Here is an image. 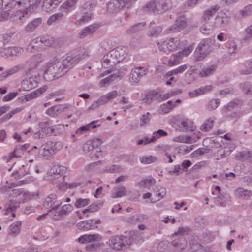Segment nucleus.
Listing matches in <instances>:
<instances>
[{
  "mask_svg": "<svg viewBox=\"0 0 252 252\" xmlns=\"http://www.w3.org/2000/svg\"><path fill=\"white\" fill-rule=\"evenodd\" d=\"M84 56V49H76L66 54L60 60L55 59L54 61L48 63L47 68L44 71V75L50 74L53 75L54 77H61L66 74Z\"/></svg>",
  "mask_w": 252,
  "mask_h": 252,
  "instance_id": "f257e3e1",
  "label": "nucleus"
},
{
  "mask_svg": "<svg viewBox=\"0 0 252 252\" xmlns=\"http://www.w3.org/2000/svg\"><path fill=\"white\" fill-rule=\"evenodd\" d=\"M125 55V51L122 48L118 47L103 56L101 60L102 66L105 68L113 67L122 61Z\"/></svg>",
  "mask_w": 252,
  "mask_h": 252,
  "instance_id": "f03ea898",
  "label": "nucleus"
},
{
  "mask_svg": "<svg viewBox=\"0 0 252 252\" xmlns=\"http://www.w3.org/2000/svg\"><path fill=\"white\" fill-rule=\"evenodd\" d=\"M171 7V3L169 0H153L144 6L143 9L146 11L160 14L167 11Z\"/></svg>",
  "mask_w": 252,
  "mask_h": 252,
  "instance_id": "7ed1b4c3",
  "label": "nucleus"
},
{
  "mask_svg": "<svg viewBox=\"0 0 252 252\" xmlns=\"http://www.w3.org/2000/svg\"><path fill=\"white\" fill-rule=\"evenodd\" d=\"M212 44V41L210 38L202 40L195 52L196 60L200 61L204 59L212 51L213 49Z\"/></svg>",
  "mask_w": 252,
  "mask_h": 252,
  "instance_id": "20e7f679",
  "label": "nucleus"
},
{
  "mask_svg": "<svg viewBox=\"0 0 252 252\" xmlns=\"http://www.w3.org/2000/svg\"><path fill=\"white\" fill-rule=\"evenodd\" d=\"M39 4L38 0H16L15 1V6L17 5L19 6H22L23 8L20 9V11H23L22 15L19 16V19L25 17V15L31 13L36 9Z\"/></svg>",
  "mask_w": 252,
  "mask_h": 252,
  "instance_id": "39448f33",
  "label": "nucleus"
},
{
  "mask_svg": "<svg viewBox=\"0 0 252 252\" xmlns=\"http://www.w3.org/2000/svg\"><path fill=\"white\" fill-rule=\"evenodd\" d=\"M109 242L110 246L116 250L124 249L131 243L129 238L123 235L112 236Z\"/></svg>",
  "mask_w": 252,
  "mask_h": 252,
  "instance_id": "423d86ee",
  "label": "nucleus"
},
{
  "mask_svg": "<svg viewBox=\"0 0 252 252\" xmlns=\"http://www.w3.org/2000/svg\"><path fill=\"white\" fill-rule=\"evenodd\" d=\"M133 2V0H111L107 4L108 11L116 13L121 9L129 8Z\"/></svg>",
  "mask_w": 252,
  "mask_h": 252,
  "instance_id": "0eeeda50",
  "label": "nucleus"
},
{
  "mask_svg": "<svg viewBox=\"0 0 252 252\" xmlns=\"http://www.w3.org/2000/svg\"><path fill=\"white\" fill-rule=\"evenodd\" d=\"M185 232V228L183 227H179L178 232H175L173 234V236H176L178 234H181L177 238L175 239L171 242V245L174 248V250L180 252L181 250H184L187 247V241L182 235V233Z\"/></svg>",
  "mask_w": 252,
  "mask_h": 252,
  "instance_id": "6e6552de",
  "label": "nucleus"
},
{
  "mask_svg": "<svg viewBox=\"0 0 252 252\" xmlns=\"http://www.w3.org/2000/svg\"><path fill=\"white\" fill-rule=\"evenodd\" d=\"M62 202H60L55 205L54 212L53 214V218L54 219L58 220L66 215L68 212L71 211L73 209V206L70 204H65L60 208Z\"/></svg>",
  "mask_w": 252,
  "mask_h": 252,
  "instance_id": "1a4fd4ad",
  "label": "nucleus"
},
{
  "mask_svg": "<svg viewBox=\"0 0 252 252\" xmlns=\"http://www.w3.org/2000/svg\"><path fill=\"white\" fill-rule=\"evenodd\" d=\"M15 1L16 0H0V13L3 12L2 15L4 19L8 18V11L15 7Z\"/></svg>",
  "mask_w": 252,
  "mask_h": 252,
  "instance_id": "9d476101",
  "label": "nucleus"
},
{
  "mask_svg": "<svg viewBox=\"0 0 252 252\" xmlns=\"http://www.w3.org/2000/svg\"><path fill=\"white\" fill-rule=\"evenodd\" d=\"M187 26V21L184 15L178 17L174 24L171 26L168 30L170 32H177L184 30Z\"/></svg>",
  "mask_w": 252,
  "mask_h": 252,
  "instance_id": "9b49d317",
  "label": "nucleus"
},
{
  "mask_svg": "<svg viewBox=\"0 0 252 252\" xmlns=\"http://www.w3.org/2000/svg\"><path fill=\"white\" fill-rule=\"evenodd\" d=\"M180 45V41L177 38H171L169 40L164 41L161 46L160 50L166 52L167 50L172 51L176 50Z\"/></svg>",
  "mask_w": 252,
  "mask_h": 252,
  "instance_id": "f8f14e48",
  "label": "nucleus"
},
{
  "mask_svg": "<svg viewBox=\"0 0 252 252\" xmlns=\"http://www.w3.org/2000/svg\"><path fill=\"white\" fill-rule=\"evenodd\" d=\"M108 73H112L110 76L106 78H104L100 81V84L103 85H108L111 82L117 80L118 78L122 77L123 74L120 70L117 69H109L106 71Z\"/></svg>",
  "mask_w": 252,
  "mask_h": 252,
  "instance_id": "ddd939ff",
  "label": "nucleus"
},
{
  "mask_svg": "<svg viewBox=\"0 0 252 252\" xmlns=\"http://www.w3.org/2000/svg\"><path fill=\"white\" fill-rule=\"evenodd\" d=\"M66 168L63 166H59L58 165L53 166L50 170V179L53 181H56L61 179L66 172Z\"/></svg>",
  "mask_w": 252,
  "mask_h": 252,
  "instance_id": "4468645a",
  "label": "nucleus"
},
{
  "mask_svg": "<svg viewBox=\"0 0 252 252\" xmlns=\"http://www.w3.org/2000/svg\"><path fill=\"white\" fill-rule=\"evenodd\" d=\"M148 69L141 66L136 67L131 70L130 78L134 82H138L140 79L148 73Z\"/></svg>",
  "mask_w": 252,
  "mask_h": 252,
  "instance_id": "2eb2a0df",
  "label": "nucleus"
},
{
  "mask_svg": "<svg viewBox=\"0 0 252 252\" xmlns=\"http://www.w3.org/2000/svg\"><path fill=\"white\" fill-rule=\"evenodd\" d=\"M57 202V196L56 194H51L45 198L43 202V205L45 208L49 209L48 212H52L53 214L55 204Z\"/></svg>",
  "mask_w": 252,
  "mask_h": 252,
  "instance_id": "dca6fc26",
  "label": "nucleus"
},
{
  "mask_svg": "<svg viewBox=\"0 0 252 252\" xmlns=\"http://www.w3.org/2000/svg\"><path fill=\"white\" fill-rule=\"evenodd\" d=\"M39 153L40 155L46 158L54 155V151L53 149V142L48 141L43 145L39 149Z\"/></svg>",
  "mask_w": 252,
  "mask_h": 252,
  "instance_id": "f3484780",
  "label": "nucleus"
},
{
  "mask_svg": "<svg viewBox=\"0 0 252 252\" xmlns=\"http://www.w3.org/2000/svg\"><path fill=\"white\" fill-rule=\"evenodd\" d=\"M68 105L65 104L54 105L48 109L46 113L50 116L54 117L65 111L68 108Z\"/></svg>",
  "mask_w": 252,
  "mask_h": 252,
  "instance_id": "a211bd4d",
  "label": "nucleus"
},
{
  "mask_svg": "<svg viewBox=\"0 0 252 252\" xmlns=\"http://www.w3.org/2000/svg\"><path fill=\"white\" fill-rule=\"evenodd\" d=\"M24 51V49L22 47H9L4 49V55L6 57H19L22 54Z\"/></svg>",
  "mask_w": 252,
  "mask_h": 252,
  "instance_id": "6ab92c4d",
  "label": "nucleus"
},
{
  "mask_svg": "<svg viewBox=\"0 0 252 252\" xmlns=\"http://www.w3.org/2000/svg\"><path fill=\"white\" fill-rule=\"evenodd\" d=\"M77 225L79 229L83 231H88L97 228V226L95 225V222H93V220L81 221L78 222Z\"/></svg>",
  "mask_w": 252,
  "mask_h": 252,
  "instance_id": "aec40b11",
  "label": "nucleus"
},
{
  "mask_svg": "<svg viewBox=\"0 0 252 252\" xmlns=\"http://www.w3.org/2000/svg\"><path fill=\"white\" fill-rule=\"evenodd\" d=\"M102 237L98 234H85L78 238V240L80 243L85 244L92 241H100Z\"/></svg>",
  "mask_w": 252,
  "mask_h": 252,
  "instance_id": "412c9836",
  "label": "nucleus"
},
{
  "mask_svg": "<svg viewBox=\"0 0 252 252\" xmlns=\"http://www.w3.org/2000/svg\"><path fill=\"white\" fill-rule=\"evenodd\" d=\"M54 43L53 40L48 36H43L40 37H37L32 40L31 44L34 47V44H38L39 46L43 44V46L50 47Z\"/></svg>",
  "mask_w": 252,
  "mask_h": 252,
  "instance_id": "4be33fe9",
  "label": "nucleus"
},
{
  "mask_svg": "<svg viewBox=\"0 0 252 252\" xmlns=\"http://www.w3.org/2000/svg\"><path fill=\"white\" fill-rule=\"evenodd\" d=\"M99 27L97 24H94L84 28L79 33V37L83 38L90 33L94 32Z\"/></svg>",
  "mask_w": 252,
  "mask_h": 252,
  "instance_id": "5701e85b",
  "label": "nucleus"
},
{
  "mask_svg": "<svg viewBox=\"0 0 252 252\" xmlns=\"http://www.w3.org/2000/svg\"><path fill=\"white\" fill-rule=\"evenodd\" d=\"M189 242L191 252H201L202 246L199 243L198 237H191L189 239Z\"/></svg>",
  "mask_w": 252,
  "mask_h": 252,
  "instance_id": "b1692460",
  "label": "nucleus"
},
{
  "mask_svg": "<svg viewBox=\"0 0 252 252\" xmlns=\"http://www.w3.org/2000/svg\"><path fill=\"white\" fill-rule=\"evenodd\" d=\"M21 68V65H16L9 69H8L0 75V81H3L10 76L18 72Z\"/></svg>",
  "mask_w": 252,
  "mask_h": 252,
  "instance_id": "393cba45",
  "label": "nucleus"
},
{
  "mask_svg": "<svg viewBox=\"0 0 252 252\" xmlns=\"http://www.w3.org/2000/svg\"><path fill=\"white\" fill-rule=\"evenodd\" d=\"M65 177V176H63L61 179H58V181L54 182V183H56L58 184L57 187L59 189L61 190H65L67 188L68 186L70 188H73L75 187H77L78 185L76 183H73L70 184H68L67 183L65 182L64 181V179Z\"/></svg>",
  "mask_w": 252,
  "mask_h": 252,
  "instance_id": "a878e982",
  "label": "nucleus"
},
{
  "mask_svg": "<svg viewBox=\"0 0 252 252\" xmlns=\"http://www.w3.org/2000/svg\"><path fill=\"white\" fill-rule=\"evenodd\" d=\"M59 3L55 0H44L42 6L43 10L50 12L55 9Z\"/></svg>",
  "mask_w": 252,
  "mask_h": 252,
  "instance_id": "bb28decb",
  "label": "nucleus"
},
{
  "mask_svg": "<svg viewBox=\"0 0 252 252\" xmlns=\"http://www.w3.org/2000/svg\"><path fill=\"white\" fill-rule=\"evenodd\" d=\"M29 144L23 145H18L16 146L14 151L11 153V155L14 157H21L24 152L29 147Z\"/></svg>",
  "mask_w": 252,
  "mask_h": 252,
  "instance_id": "cd10ccee",
  "label": "nucleus"
},
{
  "mask_svg": "<svg viewBox=\"0 0 252 252\" xmlns=\"http://www.w3.org/2000/svg\"><path fill=\"white\" fill-rule=\"evenodd\" d=\"M22 222L21 221H17L10 225L9 227V234L14 237L20 232Z\"/></svg>",
  "mask_w": 252,
  "mask_h": 252,
  "instance_id": "c85d7f7f",
  "label": "nucleus"
},
{
  "mask_svg": "<svg viewBox=\"0 0 252 252\" xmlns=\"http://www.w3.org/2000/svg\"><path fill=\"white\" fill-rule=\"evenodd\" d=\"M237 158L242 161L252 162V151H242L238 153Z\"/></svg>",
  "mask_w": 252,
  "mask_h": 252,
  "instance_id": "c756f323",
  "label": "nucleus"
},
{
  "mask_svg": "<svg viewBox=\"0 0 252 252\" xmlns=\"http://www.w3.org/2000/svg\"><path fill=\"white\" fill-rule=\"evenodd\" d=\"M145 26V24L143 22H140L133 25L126 31V32L129 34L135 33L139 31L143 30Z\"/></svg>",
  "mask_w": 252,
  "mask_h": 252,
  "instance_id": "7c9ffc66",
  "label": "nucleus"
},
{
  "mask_svg": "<svg viewBox=\"0 0 252 252\" xmlns=\"http://www.w3.org/2000/svg\"><path fill=\"white\" fill-rule=\"evenodd\" d=\"M42 61L41 55L37 54L31 57L29 60V63L31 68H35Z\"/></svg>",
  "mask_w": 252,
  "mask_h": 252,
  "instance_id": "2f4dec72",
  "label": "nucleus"
},
{
  "mask_svg": "<svg viewBox=\"0 0 252 252\" xmlns=\"http://www.w3.org/2000/svg\"><path fill=\"white\" fill-rule=\"evenodd\" d=\"M220 7L218 5L211 6L204 11L203 18L205 21L209 19L210 17L214 15L220 9Z\"/></svg>",
  "mask_w": 252,
  "mask_h": 252,
  "instance_id": "473e14b6",
  "label": "nucleus"
},
{
  "mask_svg": "<svg viewBox=\"0 0 252 252\" xmlns=\"http://www.w3.org/2000/svg\"><path fill=\"white\" fill-rule=\"evenodd\" d=\"M45 91L46 89L44 88H40L29 94H26L25 96V98L26 101L31 100L33 98H36L41 95Z\"/></svg>",
  "mask_w": 252,
  "mask_h": 252,
  "instance_id": "72a5a7b5",
  "label": "nucleus"
},
{
  "mask_svg": "<svg viewBox=\"0 0 252 252\" xmlns=\"http://www.w3.org/2000/svg\"><path fill=\"white\" fill-rule=\"evenodd\" d=\"M212 88L211 86H206L205 87L198 88L189 93V95L191 97H193L203 94L205 92L209 91Z\"/></svg>",
  "mask_w": 252,
  "mask_h": 252,
  "instance_id": "f704fd0d",
  "label": "nucleus"
},
{
  "mask_svg": "<svg viewBox=\"0 0 252 252\" xmlns=\"http://www.w3.org/2000/svg\"><path fill=\"white\" fill-rule=\"evenodd\" d=\"M235 194L238 197H244L245 199H247L252 195L251 191L242 187H239L236 190Z\"/></svg>",
  "mask_w": 252,
  "mask_h": 252,
  "instance_id": "c9c22d12",
  "label": "nucleus"
},
{
  "mask_svg": "<svg viewBox=\"0 0 252 252\" xmlns=\"http://www.w3.org/2000/svg\"><path fill=\"white\" fill-rule=\"evenodd\" d=\"M244 68L240 69V73L241 74H251L252 73V60L246 61L244 63Z\"/></svg>",
  "mask_w": 252,
  "mask_h": 252,
  "instance_id": "e433bc0d",
  "label": "nucleus"
},
{
  "mask_svg": "<svg viewBox=\"0 0 252 252\" xmlns=\"http://www.w3.org/2000/svg\"><path fill=\"white\" fill-rule=\"evenodd\" d=\"M72 202L74 203V206L76 208H79L86 206L88 205L90 200L89 199L85 198H76L75 199V201L74 200V198L72 199Z\"/></svg>",
  "mask_w": 252,
  "mask_h": 252,
  "instance_id": "4c0bfd02",
  "label": "nucleus"
},
{
  "mask_svg": "<svg viewBox=\"0 0 252 252\" xmlns=\"http://www.w3.org/2000/svg\"><path fill=\"white\" fill-rule=\"evenodd\" d=\"M216 68L217 66L216 65H211L210 66H208L203 69L202 71L200 72V75L201 77H207L208 76L212 75L216 70Z\"/></svg>",
  "mask_w": 252,
  "mask_h": 252,
  "instance_id": "58836bf2",
  "label": "nucleus"
},
{
  "mask_svg": "<svg viewBox=\"0 0 252 252\" xmlns=\"http://www.w3.org/2000/svg\"><path fill=\"white\" fill-rule=\"evenodd\" d=\"M242 100L238 99H234L225 106V108L229 111L231 110V108L234 109L240 107L242 105Z\"/></svg>",
  "mask_w": 252,
  "mask_h": 252,
  "instance_id": "ea45409f",
  "label": "nucleus"
},
{
  "mask_svg": "<svg viewBox=\"0 0 252 252\" xmlns=\"http://www.w3.org/2000/svg\"><path fill=\"white\" fill-rule=\"evenodd\" d=\"M77 2V0H67L61 5V8L65 10L73 9Z\"/></svg>",
  "mask_w": 252,
  "mask_h": 252,
  "instance_id": "a19ab883",
  "label": "nucleus"
},
{
  "mask_svg": "<svg viewBox=\"0 0 252 252\" xmlns=\"http://www.w3.org/2000/svg\"><path fill=\"white\" fill-rule=\"evenodd\" d=\"M106 99L104 97H100L96 101H94L92 105L88 108L87 111L94 110L97 108L99 106L106 104Z\"/></svg>",
  "mask_w": 252,
  "mask_h": 252,
  "instance_id": "79ce46f5",
  "label": "nucleus"
},
{
  "mask_svg": "<svg viewBox=\"0 0 252 252\" xmlns=\"http://www.w3.org/2000/svg\"><path fill=\"white\" fill-rule=\"evenodd\" d=\"M189 66L184 64L179 66L178 68L167 72V76H171L173 75H177L183 73L185 71Z\"/></svg>",
  "mask_w": 252,
  "mask_h": 252,
  "instance_id": "37998d69",
  "label": "nucleus"
},
{
  "mask_svg": "<svg viewBox=\"0 0 252 252\" xmlns=\"http://www.w3.org/2000/svg\"><path fill=\"white\" fill-rule=\"evenodd\" d=\"M240 88L244 93L252 94V83L247 82L240 84Z\"/></svg>",
  "mask_w": 252,
  "mask_h": 252,
  "instance_id": "c03bdc74",
  "label": "nucleus"
},
{
  "mask_svg": "<svg viewBox=\"0 0 252 252\" xmlns=\"http://www.w3.org/2000/svg\"><path fill=\"white\" fill-rule=\"evenodd\" d=\"M115 194L112 196L114 198H119L125 195L126 193V190L124 186H119L114 189Z\"/></svg>",
  "mask_w": 252,
  "mask_h": 252,
  "instance_id": "a18cd8bd",
  "label": "nucleus"
},
{
  "mask_svg": "<svg viewBox=\"0 0 252 252\" xmlns=\"http://www.w3.org/2000/svg\"><path fill=\"white\" fill-rule=\"evenodd\" d=\"M213 126V121L207 119L201 126L200 129L201 131L207 132L210 130Z\"/></svg>",
  "mask_w": 252,
  "mask_h": 252,
  "instance_id": "49530a36",
  "label": "nucleus"
},
{
  "mask_svg": "<svg viewBox=\"0 0 252 252\" xmlns=\"http://www.w3.org/2000/svg\"><path fill=\"white\" fill-rule=\"evenodd\" d=\"M226 47L228 48V52L230 54L236 53L238 50L237 43L233 40H230L227 42Z\"/></svg>",
  "mask_w": 252,
  "mask_h": 252,
  "instance_id": "de8ad7c7",
  "label": "nucleus"
},
{
  "mask_svg": "<svg viewBox=\"0 0 252 252\" xmlns=\"http://www.w3.org/2000/svg\"><path fill=\"white\" fill-rule=\"evenodd\" d=\"M252 37V25L247 27L244 31L242 40L246 41Z\"/></svg>",
  "mask_w": 252,
  "mask_h": 252,
  "instance_id": "09e8293b",
  "label": "nucleus"
},
{
  "mask_svg": "<svg viewBox=\"0 0 252 252\" xmlns=\"http://www.w3.org/2000/svg\"><path fill=\"white\" fill-rule=\"evenodd\" d=\"M180 125L181 126H182L183 128H184L186 131H193L195 128V126L190 121H182Z\"/></svg>",
  "mask_w": 252,
  "mask_h": 252,
  "instance_id": "8fccbe9b",
  "label": "nucleus"
},
{
  "mask_svg": "<svg viewBox=\"0 0 252 252\" xmlns=\"http://www.w3.org/2000/svg\"><path fill=\"white\" fill-rule=\"evenodd\" d=\"M152 115L149 112H147L146 114L142 115L140 118V126H143L149 124Z\"/></svg>",
  "mask_w": 252,
  "mask_h": 252,
  "instance_id": "3c124183",
  "label": "nucleus"
},
{
  "mask_svg": "<svg viewBox=\"0 0 252 252\" xmlns=\"http://www.w3.org/2000/svg\"><path fill=\"white\" fill-rule=\"evenodd\" d=\"M220 103V99H213L211 100L207 105V108L209 110H213L216 109Z\"/></svg>",
  "mask_w": 252,
  "mask_h": 252,
  "instance_id": "603ef678",
  "label": "nucleus"
},
{
  "mask_svg": "<svg viewBox=\"0 0 252 252\" xmlns=\"http://www.w3.org/2000/svg\"><path fill=\"white\" fill-rule=\"evenodd\" d=\"M104 243H95L90 244L86 246V249L87 251H91L93 250H97L99 249L103 248L104 246Z\"/></svg>",
  "mask_w": 252,
  "mask_h": 252,
  "instance_id": "864d4df0",
  "label": "nucleus"
},
{
  "mask_svg": "<svg viewBox=\"0 0 252 252\" xmlns=\"http://www.w3.org/2000/svg\"><path fill=\"white\" fill-rule=\"evenodd\" d=\"M158 158L152 156L148 157L143 156L140 158V161L141 163L144 164H150L157 160Z\"/></svg>",
  "mask_w": 252,
  "mask_h": 252,
  "instance_id": "5fc2aeb1",
  "label": "nucleus"
},
{
  "mask_svg": "<svg viewBox=\"0 0 252 252\" xmlns=\"http://www.w3.org/2000/svg\"><path fill=\"white\" fill-rule=\"evenodd\" d=\"M92 13L90 12H85L82 17L76 21L78 24L85 23L91 19Z\"/></svg>",
  "mask_w": 252,
  "mask_h": 252,
  "instance_id": "6e6d98bb",
  "label": "nucleus"
},
{
  "mask_svg": "<svg viewBox=\"0 0 252 252\" xmlns=\"http://www.w3.org/2000/svg\"><path fill=\"white\" fill-rule=\"evenodd\" d=\"M19 203L15 202L14 201L11 200L7 208L3 211V214L7 215L10 211H13L19 207Z\"/></svg>",
  "mask_w": 252,
  "mask_h": 252,
  "instance_id": "4d7b16f0",
  "label": "nucleus"
},
{
  "mask_svg": "<svg viewBox=\"0 0 252 252\" xmlns=\"http://www.w3.org/2000/svg\"><path fill=\"white\" fill-rule=\"evenodd\" d=\"M63 15L61 13H58L51 16L47 20V24L51 25L58 20L61 19Z\"/></svg>",
  "mask_w": 252,
  "mask_h": 252,
  "instance_id": "13d9d810",
  "label": "nucleus"
},
{
  "mask_svg": "<svg viewBox=\"0 0 252 252\" xmlns=\"http://www.w3.org/2000/svg\"><path fill=\"white\" fill-rule=\"evenodd\" d=\"M158 94V93L156 91H151L149 93H148L146 95V99H147V101H149V103H150L152 100L158 99L157 98V96Z\"/></svg>",
  "mask_w": 252,
  "mask_h": 252,
  "instance_id": "bf43d9fd",
  "label": "nucleus"
},
{
  "mask_svg": "<svg viewBox=\"0 0 252 252\" xmlns=\"http://www.w3.org/2000/svg\"><path fill=\"white\" fill-rule=\"evenodd\" d=\"M161 31V27L159 26L154 27L149 31L148 35L153 37H156L159 34Z\"/></svg>",
  "mask_w": 252,
  "mask_h": 252,
  "instance_id": "052dcab7",
  "label": "nucleus"
},
{
  "mask_svg": "<svg viewBox=\"0 0 252 252\" xmlns=\"http://www.w3.org/2000/svg\"><path fill=\"white\" fill-rule=\"evenodd\" d=\"M121 169L119 165H112L109 166H107L104 169V171L109 173H116L119 172Z\"/></svg>",
  "mask_w": 252,
  "mask_h": 252,
  "instance_id": "680f3d73",
  "label": "nucleus"
},
{
  "mask_svg": "<svg viewBox=\"0 0 252 252\" xmlns=\"http://www.w3.org/2000/svg\"><path fill=\"white\" fill-rule=\"evenodd\" d=\"M100 161L91 163L86 167V170L89 172H93L97 169L98 165L100 164Z\"/></svg>",
  "mask_w": 252,
  "mask_h": 252,
  "instance_id": "e2e57ef3",
  "label": "nucleus"
},
{
  "mask_svg": "<svg viewBox=\"0 0 252 252\" xmlns=\"http://www.w3.org/2000/svg\"><path fill=\"white\" fill-rule=\"evenodd\" d=\"M216 20L218 23H219L220 27H223V25L227 24L229 22V18L228 17H216Z\"/></svg>",
  "mask_w": 252,
  "mask_h": 252,
  "instance_id": "0e129e2a",
  "label": "nucleus"
},
{
  "mask_svg": "<svg viewBox=\"0 0 252 252\" xmlns=\"http://www.w3.org/2000/svg\"><path fill=\"white\" fill-rule=\"evenodd\" d=\"M252 12V5H249L245 7V8L241 10L240 13L243 16L245 17L248 15H249L251 14Z\"/></svg>",
  "mask_w": 252,
  "mask_h": 252,
  "instance_id": "69168bd1",
  "label": "nucleus"
},
{
  "mask_svg": "<svg viewBox=\"0 0 252 252\" xmlns=\"http://www.w3.org/2000/svg\"><path fill=\"white\" fill-rule=\"evenodd\" d=\"M168 242L162 241L159 242L158 246L157 249L160 252H165L167 250Z\"/></svg>",
  "mask_w": 252,
  "mask_h": 252,
  "instance_id": "338daca9",
  "label": "nucleus"
},
{
  "mask_svg": "<svg viewBox=\"0 0 252 252\" xmlns=\"http://www.w3.org/2000/svg\"><path fill=\"white\" fill-rule=\"evenodd\" d=\"M102 206V204L101 203H92L88 207L89 212H95L99 209Z\"/></svg>",
  "mask_w": 252,
  "mask_h": 252,
  "instance_id": "774afa93",
  "label": "nucleus"
}]
</instances>
